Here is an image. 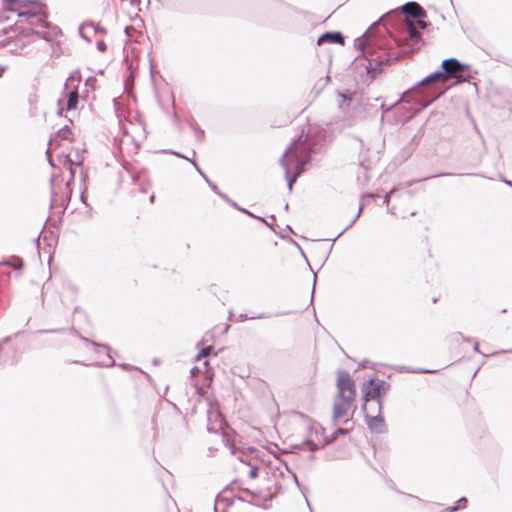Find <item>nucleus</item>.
I'll use <instances>...</instances> for the list:
<instances>
[{
    "mask_svg": "<svg viewBox=\"0 0 512 512\" xmlns=\"http://www.w3.org/2000/svg\"><path fill=\"white\" fill-rule=\"evenodd\" d=\"M154 200H155V196H154V195H152V196L150 197V202H151V203H153V202H154Z\"/></svg>",
    "mask_w": 512,
    "mask_h": 512,
    "instance_id": "6e6d98bb",
    "label": "nucleus"
},
{
    "mask_svg": "<svg viewBox=\"0 0 512 512\" xmlns=\"http://www.w3.org/2000/svg\"><path fill=\"white\" fill-rule=\"evenodd\" d=\"M95 30H96V32H99V31L104 32V31H105V30H104V28H101V29H95Z\"/></svg>",
    "mask_w": 512,
    "mask_h": 512,
    "instance_id": "13d9d810",
    "label": "nucleus"
},
{
    "mask_svg": "<svg viewBox=\"0 0 512 512\" xmlns=\"http://www.w3.org/2000/svg\"><path fill=\"white\" fill-rule=\"evenodd\" d=\"M2 264L11 266L14 269H21L23 267V261L21 258H14L12 261H3Z\"/></svg>",
    "mask_w": 512,
    "mask_h": 512,
    "instance_id": "a878e982",
    "label": "nucleus"
},
{
    "mask_svg": "<svg viewBox=\"0 0 512 512\" xmlns=\"http://www.w3.org/2000/svg\"><path fill=\"white\" fill-rule=\"evenodd\" d=\"M79 100V95L77 90H73L69 93L67 103H66V110H72L77 107Z\"/></svg>",
    "mask_w": 512,
    "mask_h": 512,
    "instance_id": "a211bd4d",
    "label": "nucleus"
},
{
    "mask_svg": "<svg viewBox=\"0 0 512 512\" xmlns=\"http://www.w3.org/2000/svg\"><path fill=\"white\" fill-rule=\"evenodd\" d=\"M18 17V23H27L30 26V28L23 30L25 34L34 33L40 38L50 41L51 35L60 33V29L57 26H53L47 21V13L43 4H36L33 8L19 12Z\"/></svg>",
    "mask_w": 512,
    "mask_h": 512,
    "instance_id": "20e7f679",
    "label": "nucleus"
},
{
    "mask_svg": "<svg viewBox=\"0 0 512 512\" xmlns=\"http://www.w3.org/2000/svg\"><path fill=\"white\" fill-rule=\"evenodd\" d=\"M376 25L374 23L355 40V47L361 51L368 63L365 68L371 79H375L384 66L419 51L423 44L419 29L413 21L407 20V36L399 39L374 36L373 29Z\"/></svg>",
    "mask_w": 512,
    "mask_h": 512,
    "instance_id": "f257e3e1",
    "label": "nucleus"
},
{
    "mask_svg": "<svg viewBox=\"0 0 512 512\" xmlns=\"http://www.w3.org/2000/svg\"><path fill=\"white\" fill-rule=\"evenodd\" d=\"M218 195H219L222 199H224L226 202H228V203L232 202V200H231V199H230V198H229L225 193L220 192Z\"/></svg>",
    "mask_w": 512,
    "mask_h": 512,
    "instance_id": "58836bf2",
    "label": "nucleus"
},
{
    "mask_svg": "<svg viewBox=\"0 0 512 512\" xmlns=\"http://www.w3.org/2000/svg\"><path fill=\"white\" fill-rule=\"evenodd\" d=\"M395 189H392L389 193H387L384 198H383V201L384 203H389L390 201V198H391V195L394 193Z\"/></svg>",
    "mask_w": 512,
    "mask_h": 512,
    "instance_id": "c9c22d12",
    "label": "nucleus"
},
{
    "mask_svg": "<svg viewBox=\"0 0 512 512\" xmlns=\"http://www.w3.org/2000/svg\"><path fill=\"white\" fill-rule=\"evenodd\" d=\"M377 414L372 416L368 413L365 414L366 424L371 432L374 433H384L386 431V425L384 418L381 415V412H376Z\"/></svg>",
    "mask_w": 512,
    "mask_h": 512,
    "instance_id": "ddd939ff",
    "label": "nucleus"
},
{
    "mask_svg": "<svg viewBox=\"0 0 512 512\" xmlns=\"http://www.w3.org/2000/svg\"><path fill=\"white\" fill-rule=\"evenodd\" d=\"M363 209H364V204H361L360 207H359V210L357 211V214L355 215V217L350 221V223L342 230L340 231L334 238H333V241H335L336 239H338L347 229H349L355 222L356 220L360 217V215L362 214L363 212Z\"/></svg>",
    "mask_w": 512,
    "mask_h": 512,
    "instance_id": "412c9836",
    "label": "nucleus"
},
{
    "mask_svg": "<svg viewBox=\"0 0 512 512\" xmlns=\"http://www.w3.org/2000/svg\"><path fill=\"white\" fill-rule=\"evenodd\" d=\"M10 340H11V336H7V337L3 338L0 342H2V344H5V343H8Z\"/></svg>",
    "mask_w": 512,
    "mask_h": 512,
    "instance_id": "37998d69",
    "label": "nucleus"
},
{
    "mask_svg": "<svg viewBox=\"0 0 512 512\" xmlns=\"http://www.w3.org/2000/svg\"><path fill=\"white\" fill-rule=\"evenodd\" d=\"M65 329L63 328H57V329H43V330H39V333H60V332H63Z\"/></svg>",
    "mask_w": 512,
    "mask_h": 512,
    "instance_id": "c756f323",
    "label": "nucleus"
},
{
    "mask_svg": "<svg viewBox=\"0 0 512 512\" xmlns=\"http://www.w3.org/2000/svg\"><path fill=\"white\" fill-rule=\"evenodd\" d=\"M363 209H364V204H361L360 207H359V210L357 211V214L355 215V217L350 221V223L342 230L340 231L334 238H333V241H335L336 239H338L347 229H349L355 222L356 220L360 217V215L362 214L363 212Z\"/></svg>",
    "mask_w": 512,
    "mask_h": 512,
    "instance_id": "aec40b11",
    "label": "nucleus"
},
{
    "mask_svg": "<svg viewBox=\"0 0 512 512\" xmlns=\"http://www.w3.org/2000/svg\"><path fill=\"white\" fill-rule=\"evenodd\" d=\"M57 189L58 188L56 186V180L55 179H51V201H50V205H51V207H53L55 209H60V212L64 213V211L66 210L67 205H68V203L70 201L67 200V193L64 196L60 195V193L58 192Z\"/></svg>",
    "mask_w": 512,
    "mask_h": 512,
    "instance_id": "9d476101",
    "label": "nucleus"
},
{
    "mask_svg": "<svg viewBox=\"0 0 512 512\" xmlns=\"http://www.w3.org/2000/svg\"><path fill=\"white\" fill-rule=\"evenodd\" d=\"M262 222H264L267 226H271L269 222H267L265 219L258 217Z\"/></svg>",
    "mask_w": 512,
    "mask_h": 512,
    "instance_id": "3c124183",
    "label": "nucleus"
},
{
    "mask_svg": "<svg viewBox=\"0 0 512 512\" xmlns=\"http://www.w3.org/2000/svg\"><path fill=\"white\" fill-rule=\"evenodd\" d=\"M314 151V144L311 143L309 137L307 135L304 136L303 133L293 140L284 151L279 162L284 169L289 191H292L293 184L305 171V165L311 161Z\"/></svg>",
    "mask_w": 512,
    "mask_h": 512,
    "instance_id": "f03ea898",
    "label": "nucleus"
},
{
    "mask_svg": "<svg viewBox=\"0 0 512 512\" xmlns=\"http://www.w3.org/2000/svg\"><path fill=\"white\" fill-rule=\"evenodd\" d=\"M417 372H420V373H433L434 371L433 370L420 369Z\"/></svg>",
    "mask_w": 512,
    "mask_h": 512,
    "instance_id": "c03bdc74",
    "label": "nucleus"
},
{
    "mask_svg": "<svg viewBox=\"0 0 512 512\" xmlns=\"http://www.w3.org/2000/svg\"><path fill=\"white\" fill-rule=\"evenodd\" d=\"M241 491L245 494H247V496L251 497V498H254L255 497V493L252 492L250 489L248 488H243L241 489Z\"/></svg>",
    "mask_w": 512,
    "mask_h": 512,
    "instance_id": "e433bc0d",
    "label": "nucleus"
},
{
    "mask_svg": "<svg viewBox=\"0 0 512 512\" xmlns=\"http://www.w3.org/2000/svg\"><path fill=\"white\" fill-rule=\"evenodd\" d=\"M235 499L237 501H240V502H245V503H248L250 505H255V503L252 501V499H247V498L242 497V496H235Z\"/></svg>",
    "mask_w": 512,
    "mask_h": 512,
    "instance_id": "72a5a7b5",
    "label": "nucleus"
},
{
    "mask_svg": "<svg viewBox=\"0 0 512 512\" xmlns=\"http://www.w3.org/2000/svg\"><path fill=\"white\" fill-rule=\"evenodd\" d=\"M385 385L384 380L374 381L369 379L363 384L362 392L365 404L363 410L369 409L371 412H381L382 402L380 400L381 386Z\"/></svg>",
    "mask_w": 512,
    "mask_h": 512,
    "instance_id": "39448f33",
    "label": "nucleus"
},
{
    "mask_svg": "<svg viewBox=\"0 0 512 512\" xmlns=\"http://www.w3.org/2000/svg\"><path fill=\"white\" fill-rule=\"evenodd\" d=\"M206 183L210 186L213 192H215L217 195L221 192L216 184H214L210 179L206 181Z\"/></svg>",
    "mask_w": 512,
    "mask_h": 512,
    "instance_id": "473e14b6",
    "label": "nucleus"
},
{
    "mask_svg": "<svg viewBox=\"0 0 512 512\" xmlns=\"http://www.w3.org/2000/svg\"><path fill=\"white\" fill-rule=\"evenodd\" d=\"M318 429H320V430H321V433L324 431V428H322V427H317V428H316V433H318Z\"/></svg>",
    "mask_w": 512,
    "mask_h": 512,
    "instance_id": "4d7b16f0",
    "label": "nucleus"
},
{
    "mask_svg": "<svg viewBox=\"0 0 512 512\" xmlns=\"http://www.w3.org/2000/svg\"><path fill=\"white\" fill-rule=\"evenodd\" d=\"M473 350H474L475 352H480L478 342H475L474 347H473Z\"/></svg>",
    "mask_w": 512,
    "mask_h": 512,
    "instance_id": "a18cd8bd",
    "label": "nucleus"
},
{
    "mask_svg": "<svg viewBox=\"0 0 512 512\" xmlns=\"http://www.w3.org/2000/svg\"><path fill=\"white\" fill-rule=\"evenodd\" d=\"M288 207H289V206H288V204H286V205L284 206V209H285V210H287V209H288Z\"/></svg>",
    "mask_w": 512,
    "mask_h": 512,
    "instance_id": "0e129e2a",
    "label": "nucleus"
},
{
    "mask_svg": "<svg viewBox=\"0 0 512 512\" xmlns=\"http://www.w3.org/2000/svg\"><path fill=\"white\" fill-rule=\"evenodd\" d=\"M402 13L414 19H421L426 17V11L417 2H407L401 7Z\"/></svg>",
    "mask_w": 512,
    "mask_h": 512,
    "instance_id": "4468645a",
    "label": "nucleus"
},
{
    "mask_svg": "<svg viewBox=\"0 0 512 512\" xmlns=\"http://www.w3.org/2000/svg\"><path fill=\"white\" fill-rule=\"evenodd\" d=\"M337 388L338 394L336 397L355 400L356 391L354 381L352 380L350 374L347 371L341 370L338 372Z\"/></svg>",
    "mask_w": 512,
    "mask_h": 512,
    "instance_id": "0eeeda50",
    "label": "nucleus"
},
{
    "mask_svg": "<svg viewBox=\"0 0 512 512\" xmlns=\"http://www.w3.org/2000/svg\"><path fill=\"white\" fill-rule=\"evenodd\" d=\"M4 69L3 68H0V76L2 75Z\"/></svg>",
    "mask_w": 512,
    "mask_h": 512,
    "instance_id": "680f3d73",
    "label": "nucleus"
},
{
    "mask_svg": "<svg viewBox=\"0 0 512 512\" xmlns=\"http://www.w3.org/2000/svg\"><path fill=\"white\" fill-rule=\"evenodd\" d=\"M81 201L87 206V203L85 201V197H84V194L82 193L81 194Z\"/></svg>",
    "mask_w": 512,
    "mask_h": 512,
    "instance_id": "603ef678",
    "label": "nucleus"
},
{
    "mask_svg": "<svg viewBox=\"0 0 512 512\" xmlns=\"http://www.w3.org/2000/svg\"><path fill=\"white\" fill-rule=\"evenodd\" d=\"M95 82H96V79L94 77H89L86 80L85 84H86V86H91L92 87Z\"/></svg>",
    "mask_w": 512,
    "mask_h": 512,
    "instance_id": "4c0bfd02",
    "label": "nucleus"
},
{
    "mask_svg": "<svg viewBox=\"0 0 512 512\" xmlns=\"http://www.w3.org/2000/svg\"><path fill=\"white\" fill-rule=\"evenodd\" d=\"M367 197L373 198L374 195L373 194H368Z\"/></svg>",
    "mask_w": 512,
    "mask_h": 512,
    "instance_id": "e2e57ef3",
    "label": "nucleus"
},
{
    "mask_svg": "<svg viewBox=\"0 0 512 512\" xmlns=\"http://www.w3.org/2000/svg\"><path fill=\"white\" fill-rule=\"evenodd\" d=\"M353 402L354 400L348 398L336 397L333 406V421L337 422L338 420H343L344 423H347L350 420L349 410Z\"/></svg>",
    "mask_w": 512,
    "mask_h": 512,
    "instance_id": "6e6552de",
    "label": "nucleus"
},
{
    "mask_svg": "<svg viewBox=\"0 0 512 512\" xmlns=\"http://www.w3.org/2000/svg\"><path fill=\"white\" fill-rule=\"evenodd\" d=\"M414 23L418 27V29H425L428 25L427 22L423 20V18L417 19V21Z\"/></svg>",
    "mask_w": 512,
    "mask_h": 512,
    "instance_id": "7c9ffc66",
    "label": "nucleus"
},
{
    "mask_svg": "<svg viewBox=\"0 0 512 512\" xmlns=\"http://www.w3.org/2000/svg\"><path fill=\"white\" fill-rule=\"evenodd\" d=\"M455 174L453 173H448V172H443V173H439V174H436V175H433V176H428V177H425V178H422V179H419V180H414L413 182H421V181H425V180H428V179H432V178H436V177H444V176H454ZM458 176H463L464 174H457ZM466 176H480V174H475V173H468V174H465Z\"/></svg>",
    "mask_w": 512,
    "mask_h": 512,
    "instance_id": "b1692460",
    "label": "nucleus"
},
{
    "mask_svg": "<svg viewBox=\"0 0 512 512\" xmlns=\"http://www.w3.org/2000/svg\"><path fill=\"white\" fill-rule=\"evenodd\" d=\"M348 432H349V430H348V429L339 427V428H337V429L333 432V434H332L331 438H329V439L325 440L324 444H322L321 446H319V445L315 444L312 440H309V439L305 440V441L302 443V445H303V446H306V447H307V449H308V450H310L311 452H315V451L319 450L320 448H324L326 445L331 444V443H332V442H334V441H335L339 436L347 435V434H348Z\"/></svg>",
    "mask_w": 512,
    "mask_h": 512,
    "instance_id": "f8f14e48",
    "label": "nucleus"
},
{
    "mask_svg": "<svg viewBox=\"0 0 512 512\" xmlns=\"http://www.w3.org/2000/svg\"><path fill=\"white\" fill-rule=\"evenodd\" d=\"M317 276L314 275V283H316ZM313 289H315V284H313ZM312 293H314V290H312Z\"/></svg>",
    "mask_w": 512,
    "mask_h": 512,
    "instance_id": "5fc2aeb1",
    "label": "nucleus"
},
{
    "mask_svg": "<svg viewBox=\"0 0 512 512\" xmlns=\"http://www.w3.org/2000/svg\"><path fill=\"white\" fill-rule=\"evenodd\" d=\"M72 136V132L69 128V126L65 125L61 129H59L54 135H52L49 139V147L46 151V154L48 156L49 163L52 165V160L50 158V147L52 146H59L61 145V142L63 140H69Z\"/></svg>",
    "mask_w": 512,
    "mask_h": 512,
    "instance_id": "9b49d317",
    "label": "nucleus"
},
{
    "mask_svg": "<svg viewBox=\"0 0 512 512\" xmlns=\"http://www.w3.org/2000/svg\"><path fill=\"white\" fill-rule=\"evenodd\" d=\"M229 204H231V205H232L233 207H235L237 210H238V208H240V206H238V204H237L236 202H234L233 200H232V202H230Z\"/></svg>",
    "mask_w": 512,
    "mask_h": 512,
    "instance_id": "09e8293b",
    "label": "nucleus"
},
{
    "mask_svg": "<svg viewBox=\"0 0 512 512\" xmlns=\"http://www.w3.org/2000/svg\"><path fill=\"white\" fill-rule=\"evenodd\" d=\"M269 317H271V315L268 313H259V314H253V315L249 316V319H265V318H269ZM246 319H248L247 314H239L237 321L242 322Z\"/></svg>",
    "mask_w": 512,
    "mask_h": 512,
    "instance_id": "4be33fe9",
    "label": "nucleus"
},
{
    "mask_svg": "<svg viewBox=\"0 0 512 512\" xmlns=\"http://www.w3.org/2000/svg\"><path fill=\"white\" fill-rule=\"evenodd\" d=\"M75 178V171L70 167V173H69V179L63 183V179H60L59 177H53L52 179L56 180V186L57 190L60 193V195H65L67 193V200L70 201L72 196V183L74 182Z\"/></svg>",
    "mask_w": 512,
    "mask_h": 512,
    "instance_id": "2eb2a0df",
    "label": "nucleus"
},
{
    "mask_svg": "<svg viewBox=\"0 0 512 512\" xmlns=\"http://www.w3.org/2000/svg\"><path fill=\"white\" fill-rule=\"evenodd\" d=\"M244 213H245V214H247V215H249V216H251V217H256L253 213H251V212H250V211H248V210H245V212H244Z\"/></svg>",
    "mask_w": 512,
    "mask_h": 512,
    "instance_id": "8fccbe9b",
    "label": "nucleus"
},
{
    "mask_svg": "<svg viewBox=\"0 0 512 512\" xmlns=\"http://www.w3.org/2000/svg\"><path fill=\"white\" fill-rule=\"evenodd\" d=\"M195 137L198 141H202L204 138V131L201 130L199 127L194 128Z\"/></svg>",
    "mask_w": 512,
    "mask_h": 512,
    "instance_id": "c85d7f7f",
    "label": "nucleus"
},
{
    "mask_svg": "<svg viewBox=\"0 0 512 512\" xmlns=\"http://www.w3.org/2000/svg\"><path fill=\"white\" fill-rule=\"evenodd\" d=\"M306 503H307L308 507L311 509L310 502L307 499H306Z\"/></svg>",
    "mask_w": 512,
    "mask_h": 512,
    "instance_id": "052dcab7",
    "label": "nucleus"
},
{
    "mask_svg": "<svg viewBox=\"0 0 512 512\" xmlns=\"http://www.w3.org/2000/svg\"><path fill=\"white\" fill-rule=\"evenodd\" d=\"M239 460H240L241 462H243V463H246L247 465H248V463H249L248 461H246V458H242V457H240V458H239Z\"/></svg>",
    "mask_w": 512,
    "mask_h": 512,
    "instance_id": "864d4df0",
    "label": "nucleus"
},
{
    "mask_svg": "<svg viewBox=\"0 0 512 512\" xmlns=\"http://www.w3.org/2000/svg\"><path fill=\"white\" fill-rule=\"evenodd\" d=\"M467 503H468L467 498L461 497L460 499H458L456 501V504L454 506L447 508L446 511L447 512H456L459 509H464V508H466Z\"/></svg>",
    "mask_w": 512,
    "mask_h": 512,
    "instance_id": "5701e85b",
    "label": "nucleus"
},
{
    "mask_svg": "<svg viewBox=\"0 0 512 512\" xmlns=\"http://www.w3.org/2000/svg\"><path fill=\"white\" fill-rule=\"evenodd\" d=\"M3 10L9 12H15L19 15V12L33 8L36 4H42L40 0H2Z\"/></svg>",
    "mask_w": 512,
    "mask_h": 512,
    "instance_id": "1a4fd4ad",
    "label": "nucleus"
},
{
    "mask_svg": "<svg viewBox=\"0 0 512 512\" xmlns=\"http://www.w3.org/2000/svg\"><path fill=\"white\" fill-rule=\"evenodd\" d=\"M324 43H335V44H344V37L341 32L338 31H329L323 33L317 40V45H322Z\"/></svg>",
    "mask_w": 512,
    "mask_h": 512,
    "instance_id": "dca6fc26",
    "label": "nucleus"
},
{
    "mask_svg": "<svg viewBox=\"0 0 512 512\" xmlns=\"http://www.w3.org/2000/svg\"><path fill=\"white\" fill-rule=\"evenodd\" d=\"M500 180L505 183L506 185H509L512 187V182L510 180H507L506 178H504L503 176L500 177Z\"/></svg>",
    "mask_w": 512,
    "mask_h": 512,
    "instance_id": "ea45409f",
    "label": "nucleus"
},
{
    "mask_svg": "<svg viewBox=\"0 0 512 512\" xmlns=\"http://www.w3.org/2000/svg\"><path fill=\"white\" fill-rule=\"evenodd\" d=\"M96 47L100 52H105L107 50V45L104 41H98L96 43Z\"/></svg>",
    "mask_w": 512,
    "mask_h": 512,
    "instance_id": "2f4dec72",
    "label": "nucleus"
},
{
    "mask_svg": "<svg viewBox=\"0 0 512 512\" xmlns=\"http://www.w3.org/2000/svg\"><path fill=\"white\" fill-rule=\"evenodd\" d=\"M238 210H239V211H242V212H245V210H246V209H244V208L240 207V208H238Z\"/></svg>",
    "mask_w": 512,
    "mask_h": 512,
    "instance_id": "bf43d9fd",
    "label": "nucleus"
},
{
    "mask_svg": "<svg viewBox=\"0 0 512 512\" xmlns=\"http://www.w3.org/2000/svg\"><path fill=\"white\" fill-rule=\"evenodd\" d=\"M248 465L250 466V471H249V478L251 479H255L258 477V466L256 465H252L251 463H248Z\"/></svg>",
    "mask_w": 512,
    "mask_h": 512,
    "instance_id": "cd10ccee",
    "label": "nucleus"
},
{
    "mask_svg": "<svg viewBox=\"0 0 512 512\" xmlns=\"http://www.w3.org/2000/svg\"><path fill=\"white\" fill-rule=\"evenodd\" d=\"M293 478H294V481H295L296 485L300 488V483H299V481L297 479L296 474H293Z\"/></svg>",
    "mask_w": 512,
    "mask_h": 512,
    "instance_id": "de8ad7c7",
    "label": "nucleus"
},
{
    "mask_svg": "<svg viewBox=\"0 0 512 512\" xmlns=\"http://www.w3.org/2000/svg\"><path fill=\"white\" fill-rule=\"evenodd\" d=\"M339 96L342 98V102L339 103V107L342 108L343 106V103L346 101V100H351L350 97H348L346 94L342 93V92H339Z\"/></svg>",
    "mask_w": 512,
    "mask_h": 512,
    "instance_id": "f704fd0d",
    "label": "nucleus"
},
{
    "mask_svg": "<svg viewBox=\"0 0 512 512\" xmlns=\"http://www.w3.org/2000/svg\"><path fill=\"white\" fill-rule=\"evenodd\" d=\"M91 344L97 348H102L104 350H107L109 351V347L107 345H101V344H98L96 342H91ZM115 364V361L114 359L112 358V356L109 354V352H107V361H104L103 362V365L105 366H113Z\"/></svg>",
    "mask_w": 512,
    "mask_h": 512,
    "instance_id": "393cba45",
    "label": "nucleus"
},
{
    "mask_svg": "<svg viewBox=\"0 0 512 512\" xmlns=\"http://www.w3.org/2000/svg\"><path fill=\"white\" fill-rule=\"evenodd\" d=\"M2 346H3V344H2V342H0V351L2 350Z\"/></svg>",
    "mask_w": 512,
    "mask_h": 512,
    "instance_id": "69168bd1",
    "label": "nucleus"
},
{
    "mask_svg": "<svg viewBox=\"0 0 512 512\" xmlns=\"http://www.w3.org/2000/svg\"><path fill=\"white\" fill-rule=\"evenodd\" d=\"M443 79V73L435 71L419 81L417 86L407 90L403 94V99L420 109L426 108L443 94V90L437 88V83Z\"/></svg>",
    "mask_w": 512,
    "mask_h": 512,
    "instance_id": "7ed1b4c3",
    "label": "nucleus"
},
{
    "mask_svg": "<svg viewBox=\"0 0 512 512\" xmlns=\"http://www.w3.org/2000/svg\"><path fill=\"white\" fill-rule=\"evenodd\" d=\"M213 350V346H206L200 350V352L196 356V360H200L201 358H205L210 355Z\"/></svg>",
    "mask_w": 512,
    "mask_h": 512,
    "instance_id": "bb28decb",
    "label": "nucleus"
},
{
    "mask_svg": "<svg viewBox=\"0 0 512 512\" xmlns=\"http://www.w3.org/2000/svg\"><path fill=\"white\" fill-rule=\"evenodd\" d=\"M443 77H453L457 81H468L473 78L468 64L459 62L456 58H448L442 62Z\"/></svg>",
    "mask_w": 512,
    "mask_h": 512,
    "instance_id": "423d86ee",
    "label": "nucleus"
},
{
    "mask_svg": "<svg viewBox=\"0 0 512 512\" xmlns=\"http://www.w3.org/2000/svg\"><path fill=\"white\" fill-rule=\"evenodd\" d=\"M390 385L385 381V385L381 386V392L384 393L389 390Z\"/></svg>",
    "mask_w": 512,
    "mask_h": 512,
    "instance_id": "a19ab883",
    "label": "nucleus"
},
{
    "mask_svg": "<svg viewBox=\"0 0 512 512\" xmlns=\"http://www.w3.org/2000/svg\"><path fill=\"white\" fill-rule=\"evenodd\" d=\"M456 337H457V339H458V338H461V339H463L464 341H467V342H469V341H470L469 339H466V338L463 336V334H462V333H457V334H456Z\"/></svg>",
    "mask_w": 512,
    "mask_h": 512,
    "instance_id": "79ce46f5",
    "label": "nucleus"
},
{
    "mask_svg": "<svg viewBox=\"0 0 512 512\" xmlns=\"http://www.w3.org/2000/svg\"><path fill=\"white\" fill-rule=\"evenodd\" d=\"M82 163L83 157L80 154V150L72 149L66 157V164L68 165V170L70 171V167L73 169V165L81 166Z\"/></svg>",
    "mask_w": 512,
    "mask_h": 512,
    "instance_id": "f3484780",
    "label": "nucleus"
},
{
    "mask_svg": "<svg viewBox=\"0 0 512 512\" xmlns=\"http://www.w3.org/2000/svg\"><path fill=\"white\" fill-rule=\"evenodd\" d=\"M170 153H171V154H173V155H176V156H178V157L184 158V159H186L187 161H189V162L194 166V168L196 169V171L201 175V177H202L205 181H208V179H209V178H208V177H207V175L203 172V170L199 167V165L197 164V162H196V161H194V160H192V159H190V158H188V157H186V156H184V155H182V154H180V153H178V152H176V151H170Z\"/></svg>",
    "mask_w": 512,
    "mask_h": 512,
    "instance_id": "6ab92c4d",
    "label": "nucleus"
},
{
    "mask_svg": "<svg viewBox=\"0 0 512 512\" xmlns=\"http://www.w3.org/2000/svg\"><path fill=\"white\" fill-rule=\"evenodd\" d=\"M120 366L125 370H129L131 368L129 364H121Z\"/></svg>",
    "mask_w": 512,
    "mask_h": 512,
    "instance_id": "49530a36",
    "label": "nucleus"
}]
</instances>
